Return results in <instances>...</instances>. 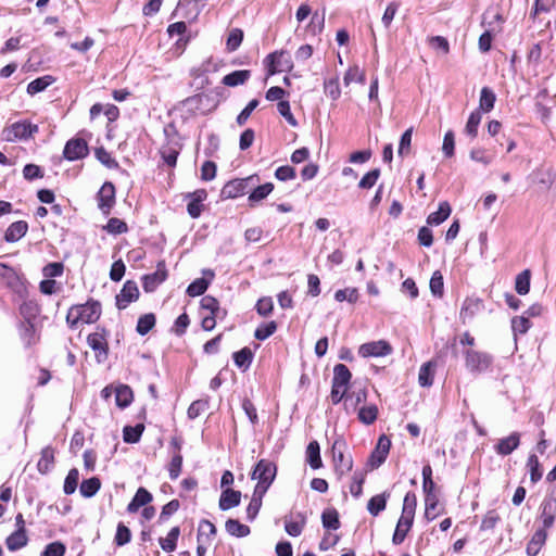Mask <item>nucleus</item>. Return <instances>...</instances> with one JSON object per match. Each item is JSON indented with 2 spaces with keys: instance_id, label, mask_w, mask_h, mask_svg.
Listing matches in <instances>:
<instances>
[{
  "instance_id": "28",
  "label": "nucleus",
  "mask_w": 556,
  "mask_h": 556,
  "mask_svg": "<svg viewBox=\"0 0 556 556\" xmlns=\"http://www.w3.org/2000/svg\"><path fill=\"white\" fill-rule=\"evenodd\" d=\"M546 530L547 529H544L542 527L541 529L534 532L532 539L530 540L526 548L527 554L529 556H536L539 554L541 547L543 546L547 539Z\"/></svg>"
},
{
  "instance_id": "58",
  "label": "nucleus",
  "mask_w": 556,
  "mask_h": 556,
  "mask_svg": "<svg viewBox=\"0 0 556 556\" xmlns=\"http://www.w3.org/2000/svg\"><path fill=\"white\" fill-rule=\"evenodd\" d=\"M481 118H482V116H481V112L479 110H476L470 113L467 124H466V127H465V131L468 136H470L472 138L477 137L478 127L480 125Z\"/></svg>"
},
{
  "instance_id": "32",
  "label": "nucleus",
  "mask_w": 556,
  "mask_h": 556,
  "mask_svg": "<svg viewBox=\"0 0 556 556\" xmlns=\"http://www.w3.org/2000/svg\"><path fill=\"white\" fill-rule=\"evenodd\" d=\"M226 532L235 538H245L250 534L251 529L247 525L241 523L238 519L229 518L225 522Z\"/></svg>"
},
{
  "instance_id": "44",
  "label": "nucleus",
  "mask_w": 556,
  "mask_h": 556,
  "mask_svg": "<svg viewBox=\"0 0 556 556\" xmlns=\"http://www.w3.org/2000/svg\"><path fill=\"white\" fill-rule=\"evenodd\" d=\"M232 358L237 367L242 370H247L252 364L253 353L249 348H243L240 351L235 352Z\"/></svg>"
},
{
  "instance_id": "4",
  "label": "nucleus",
  "mask_w": 556,
  "mask_h": 556,
  "mask_svg": "<svg viewBox=\"0 0 556 556\" xmlns=\"http://www.w3.org/2000/svg\"><path fill=\"white\" fill-rule=\"evenodd\" d=\"M465 367L472 375H480L491 369L493 356L486 352L466 349L463 351Z\"/></svg>"
},
{
  "instance_id": "30",
  "label": "nucleus",
  "mask_w": 556,
  "mask_h": 556,
  "mask_svg": "<svg viewBox=\"0 0 556 556\" xmlns=\"http://www.w3.org/2000/svg\"><path fill=\"white\" fill-rule=\"evenodd\" d=\"M390 497V493L382 492L377 494L368 501L367 510L371 516H378L381 511L386 509L387 502Z\"/></svg>"
},
{
  "instance_id": "9",
  "label": "nucleus",
  "mask_w": 556,
  "mask_h": 556,
  "mask_svg": "<svg viewBox=\"0 0 556 556\" xmlns=\"http://www.w3.org/2000/svg\"><path fill=\"white\" fill-rule=\"evenodd\" d=\"M540 521L544 529L556 525V490H553L540 505Z\"/></svg>"
},
{
  "instance_id": "50",
  "label": "nucleus",
  "mask_w": 556,
  "mask_h": 556,
  "mask_svg": "<svg viewBox=\"0 0 556 556\" xmlns=\"http://www.w3.org/2000/svg\"><path fill=\"white\" fill-rule=\"evenodd\" d=\"M211 283V279H206L204 277L197 278L193 280L187 288L186 292L189 296H199L205 293L208 286Z\"/></svg>"
},
{
  "instance_id": "33",
  "label": "nucleus",
  "mask_w": 556,
  "mask_h": 556,
  "mask_svg": "<svg viewBox=\"0 0 556 556\" xmlns=\"http://www.w3.org/2000/svg\"><path fill=\"white\" fill-rule=\"evenodd\" d=\"M134 400V393L129 386L121 384L115 389V402L119 408L128 407Z\"/></svg>"
},
{
  "instance_id": "51",
  "label": "nucleus",
  "mask_w": 556,
  "mask_h": 556,
  "mask_svg": "<svg viewBox=\"0 0 556 556\" xmlns=\"http://www.w3.org/2000/svg\"><path fill=\"white\" fill-rule=\"evenodd\" d=\"M323 527L328 530H338L340 528V520L338 511L332 509H326L321 514Z\"/></svg>"
},
{
  "instance_id": "20",
  "label": "nucleus",
  "mask_w": 556,
  "mask_h": 556,
  "mask_svg": "<svg viewBox=\"0 0 556 556\" xmlns=\"http://www.w3.org/2000/svg\"><path fill=\"white\" fill-rule=\"evenodd\" d=\"M520 444V433L511 432L508 437L498 440L494 450L497 455L507 456L518 448Z\"/></svg>"
},
{
  "instance_id": "29",
  "label": "nucleus",
  "mask_w": 556,
  "mask_h": 556,
  "mask_svg": "<svg viewBox=\"0 0 556 556\" xmlns=\"http://www.w3.org/2000/svg\"><path fill=\"white\" fill-rule=\"evenodd\" d=\"M265 494L266 492L261 491V489H254L251 501L247 507V519L249 521H253L258 515Z\"/></svg>"
},
{
  "instance_id": "62",
  "label": "nucleus",
  "mask_w": 556,
  "mask_h": 556,
  "mask_svg": "<svg viewBox=\"0 0 556 556\" xmlns=\"http://www.w3.org/2000/svg\"><path fill=\"white\" fill-rule=\"evenodd\" d=\"M243 40V31L240 28H232L228 35L226 48L229 52L236 51Z\"/></svg>"
},
{
  "instance_id": "11",
  "label": "nucleus",
  "mask_w": 556,
  "mask_h": 556,
  "mask_svg": "<svg viewBox=\"0 0 556 556\" xmlns=\"http://www.w3.org/2000/svg\"><path fill=\"white\" fill-rule=\"evenodd\" d=\"M392 351L391 344L386 340L367 342L358 348V354L364 358L387 356Z\"/></svg>"
},
{
  "instance_id": "12",
  "label": "nucleus",
  "mask_w": 556,
  "mask_h": 556,
  "mask_svg": "<svg viewBox=\"0 0 556 556\" xmlns=\"http://www.w3.org/2000/svg\"><path fill=\"white\" fill-rule=\"evenodd\" d=\"M89 153L86 140L81 138L70 139L64 147L63 155L67 161H77L86 157Z\"/></svg>"
},
{
  "instance_id": "54",
  "label": "nucleus",
  "mask_w": 556,
  "mask_h": 556,
  "mask_svg": "<svg viewBox=\"0 0 556 556\" xmlns=\"http://www.w3.org/2000/svg\"><path fill=\"white\" fill-rule=\"evenodd\" d=\"M79 471L77 468H72L64 480L63 491L66 495L73 494L78 485Z\"/></svg>"
},
{
  "instance_id": "1",
  "label": "nucleus",
  "mask_w": 556,
  "mask_h": 556,
  "mask_svg": "<svg viewBox=\"0 0 556 556\" xmlns=\"http://www.w3.org/2000/svg\"><path fill=\"white\" fill-rule=\"evenodd\" d=\"M101 316V304L98 301L90 300L85 304L76 305L70 308L66 321L74 329L78 321L93 324Z\"/></svg>"
},
{
  "instance_id": "15",
  "label": "nucleus",
  "mask_w": 556,
  "mask_h": 556,
  "mask_svg": "<svg viewBox=\"0 0 556 556\" xmlns=\"http://www.w3.org/2000/svg\"><path fill=\"white\" fill-rule=\"evenodd\" d=\"M422 491L425 494V518L428 521H432L440 515L438 510L439 496L437 494V484L431 485V489L422 486Z\"/></svg>"
},
{
  "instance_id": "63",
  "label": "nucleus",
  "mask_w": 556,
  "mask_h": 556,
  "mask_svg": "<svg viewBox=\"0 0 556 556\" xmlns=\"http://www.w3.org/2000/svg\"><path fill=\"white\" fill-rule=\"evenodd\" d=\"M97 160L106 166L108 168L115 169L118 168V162L104 148H98L96 150Z\"/></svg>"
},
{
  "instance_id": "41",
  "label": "nucleus",
  "mask_w": 556,
  "mask_h": 556,
  "mask_svg": "<svg viewBox=\"0 0 556 556\" xmlns=\"http://www.w3.org/2000/svg\"><path fill=\"white\" fill-rule=\"evenodd\" d=\"M527 468L530 475V481L532 484L538 483L543 476L542 466L535 454H530L527 459Z\"/></svg>"
},
{
  "instance_id": "16",
  "label": "nucleus",
  "mask_w": 556,
  "mask_h": 556,
  "mask_svg": "<svg viewBox=\"0 0 556 556\" xmlns=\"http://www.w3.org/2000/svg\"><path fill=\"white\" fill-rule=\"evenodd\" d=\"M483 309L484 303L481 299L473 296L466 298L459 312V319L463 324H467Z\"/></svg>"
},
{
  "instance_id": "18",
  "label": "nucleus",
  "mask_w": 556,
  "mask_h": 556,
  "mask_svg": "<svg viewBox=\"0 0 556 556\" xmlns=\"http://www.w3.org/2000/svg\"><path fill=\"white\" fill-rule=\"evenodd\" d=\"M390 447L391 441L386 435H381L378 439L375 450L370 454L369 465L372 468H378L379 466H381L388 457Z\"/></svg>"
},
{
  "instance_id": "45",
  "label": "nucleus",
  "mask_w": 556,
  "mask_h": 556,
  "mask_svg": "<svg viewBox=\"0 0 556 556\" xmlns=\"http://www.w3.org/2000/svg\"><path fill=\"white\" fill-rule=\"evenodd\" d=\"M352 379V374L348 366L344 364H337L333 367V377L332 381L338 382V384H343L345 387H350Z\"/></svg>"
},
{
  "instance_id": "25",
  "label": "nucleus",
  "mask_w": 556,
  "mask_h": 556,
  "mask_svg": "<svg viewBox=\"0 0 556 556\" xmlns=\"http://www.w3.org/2000/svg\"><path fill=\"white\" fill-rule=\"evenodd\" d=\"M413 523H414L413 519H408V518L402 517V516L400 517V519L396 523V527H395V531L392 536V543L394 545H400L404 542L408 531L413 527Z\"/></svg>"
},
{
  "instance_id": "34",
  "label": "nucleus",
  "mask_w": 556,
  "mask_h": 556,
  "mask_svg": "<svg viewBox=\"0 0 556 556\" xmlns=\"http://www.w3.org/2000/svg\"><path fill=\"white\" fill-rule=\"evenodd\" d=\"M55 81V78L51 75H45L31 80L27 85V93L35 96L41 91H45L49 86Z\"/></svg>"
},
{
  "instance_id": "60",
  "label": "nucleus",
  "mask_w": 556,
  "mask_h": 556,
  "mask_svg": "<svg viewBox=\"0 0 556 556\" xmlns=\"http://www.w3.org/2000/svg\"><path fill=\"white\" fill-rule=\"evenodd\" d=\"M343 81L345 86H349L353 81L365 84L366 76L364 72L359 70L357 65L351 66L344 74Z\"/></svg>"
},
{
  "instance_id": "47",
  "label": "nucleus",
  "mask_w": 556,
  "mask_h": 556,
  "mask_svg": "<svg viewBox=\"0 0 556 556\" xmlns=\"http://www.w3.org/2000/svg\"><path fill=\"white\" fill-rule=\"evenodd\" d=\"M357 416L364 425H372L378 418V407L375 404L362 406Z\"/></svg>"
},
{
  "instance_id": "3",
  "label": "nucleus",
  "mask_w": 556,
  "mask_h": 556,
  "mask_svg": "<svg viewBox=\"0 0 556 556\" xmlns=\"http://www.w3.org/2000/svg\"><path fill=\"white\" fill-rule=\"evenodd\" d=\"M277 475V466L274 462L262 458L260 459L253 468L251 473L252 480H257V483L254 489H257L263 492H267L270 485L273 484Z\"/></svg>"
},
{
  "instance_id": "48",
  "label": "nucleus",
  "mask_w": 556,
  "mask_h": 556,
  "mask_svg": "<svg viewBox=\"0 0 556 556\" xmlns=\"http://www.w3.org/2000/svg\"><path fill=\"white\" fill-rule=\"evenodd\" d=\"M143 430L144 426L142 424H138L134 427L126 426L123 429V439L126 443H137L140 441Z\"/></svg>"
},
{
  "instance_id": "2",
  "label": "nucleus",
  "mask_w": 556,
  "mask_h": 556,
  "mask_svg": "<svg viewBox=\"0 0 556 556\" xmlns=\"http://www.w3.org/2000/svg\"><path fill=\"white\" fill-rule=\"evenodd\" d=\"M39 131L37 124H33L28 119L17 121L9 126H5L2 131V139L4 141L14 142L17 140L26 141Z\"/></svg>"
},
{
  "instance_id": "57",
  "label": "nucleus",
  "mask_w": 556,
  "mask_h": 556,
  "mask_svg": "<svg viewBox=\"0 0 556 556\" xmlns=\"http://www.w3.org/2000/svg\"><path fill=\"white\" fill-rule=\"evenodd\" d=\"M324 92L327 97L332 100H338L341 96V89L339 85V78L332 77L324 81Z\"/></svg>"
},
{
  "instance_id": "39",
  "label": "nucleus",
  "mask_w": 556,
  "mask_h": 556,
  "mask_svg": "<svg viewBox=\"0 0 556 556\" xmlns=\"http://www.w3.org/2000/svg\"><path fill=\"white\" fill-rule=\"evenodd\" d=\"M180 535V528L174 527L169 530L166 538H160L159 543L163 551L170 553L177 547V541Z\"/></svg>"
},
{
  "instance_id": "53",
  "label": "nucleus",
  "mask_w": 556,
  "mask_h": 556,
  "mask_svg": "<svg viewBox=\"0 0 556 556\" xmlns=\"http://www.w3.org/2000/svg\"><path fill=\"white\" fill-rule=\"evenodd\" d=\"M531 327V321L526 315L515 316L511 319V330L515 337L525 334Z\"/></svg>"
},
{
  "instance_id": "37",
  "label": "nucleus",
  "mask_w": 556,
  "mask_h": 556,
  "mask_svg": "<svg viewBox=\"0 0 556 556\" xmlns=\"http://www.w3.org/2000/svg\"><path fill=\"white\" fill-rule=\"evenodd\" d=\"M28 542L26 531H17L15 530L13 533H11L7 540L5 545L9 551L15 552L24 547Z\"/></svg>"
},
{
  "instance_id": "64",
  "label": "nucleus",
  "mask_w": 556,
  "mask_h": 556,
  "mask_svg": "<svg viewBox=\"0 0 556 556\" xmlns=\"http://www.w3.org/2000/svg\"><path fill=\"white\" fill-rule=\"evenodd\" d=\"M334 300L338 302L348 301L353 304L358 300V291L356 288L337 290L334 293Z\"/></svg>"
},
{
  "instance_id": "56",
  "label": "nucleus",
  "mask_w": 556,
  "mask_h": 556,
  "mask_svg": "<svg viewBox=\"0 0 556 556\" xmlns=\"http://www.w3.org/2000/svg\"><path fill=\"white\" fill-rule=\"evenodd\" d=\"M182 455L178 452H173L172 459L167 466L168 475L172 480H176L181 472Z\"/></svg>"
},
{
  "instance_id": "21",
  "label": "nucleus",
  "mask_w": 556,
  "mask_h": 556,
  "mask_svg": "<svg viewBox=\"0 0 556 556\" xmlns=\"http://www.w3.org/2000/svg\"><path fill=\"white\" fill-rule=\"evenodd\" d=\"M241 502V492L227 488L222 491L218 506L223 511L237 507Z\"/></svg>"
},
{
  "instance_id": "26",
  "label": "nucleus",
  "mask_w": 556,
  "mask_h": 556,
  "mask_svg": "<svg viewBox=\"0 0 556 556\" xmlns=\"http://www.w3.org/2000/svg\"><path fill=\"white\" fill-rule=\"evenodd\" d=\"M54 464V448L52 446H46L41 450L40 458L37 463V469L40 473H48Z\"/></svg>"
},
{
  "instance_id": "55",
  "label": "nucleus",
  "mask_w": 556,
  "mask_h": 556,
  "mask_svg": "<svg viewBox=\"0 0 556 556\" xmlns=\"http://www.w3.org/2000/svg\"><path fill=\"white\" fill-rule=\"evenodd\" d=\"M21 338L26 346H30L35 342V325L34 321H22L20 325Z\"/></svg>"
},
{
  "instance_id": "5",
  "label": "nucleus",
  "mask_w": 556,
  "mask_h": 556,
  "mask_svg": "<svg viewBox=\"0 0 556 556\" xmlns=\"http://www.w3.org/2000/svg\"><path fill=\"white\" fill-rule=\"evenodd\" d=\"M346 448L348 444L342 437L337 438L331 447L334 470L340 477L351 471L353 467L352 457L345 455Z\"/></svg>"
},
{
  "instance_id": "22",
  "label": "nucleus",
  "mask_w": 556,
  "mask_h": 556,
  "mask_svg": "<svg viewBox=\"0 0 556 556\" xmlns=\"http://www.w3.org/2000/svg\"><path fill=\"white\" fill-rule=\"evenodd\" d=\"M438 363L434 359L424 363L418 372V383L422 388H429L433 384L434 374Z\"/></svg>"
},
{
  "instance_id": "13",
  "label": "nucleus",
  "mask_w": 556,
  "mask_h": 556,
  "mask_svg": "<svg viewBox=\"0 0 556 556\" xmlns=\"http://www.w3.org/2000/svg\"><path fill=\"white\" fill-rule=\"evenodd\" d=\"M98 207L104 215H109L115 204V187L112 182L106 181L102 185L97 194Z\"/></svg>"
},
{
  "instance_id": "31",
  "label": "nucleus",
  "mask_w": 556,
  "mask_h": 556,
  "mask_svg": "<svg viewBox=\"0 0 556 556\" xmlns=\"http://www.w3.org/2000/svg\"><path fill=\"white\" fill-rule=\"evenodd\" d=\"M451 212L452 208L450 203L447 201H443L439 204L438 211L431 213L427 217V224L438 226L448 218Z\"/></svg>"
},
{
  "instance_id": "61",
  "label": "nucleus",
  "mask_w": 556,
  "mask_h": 556,
  "mask_svg": "<svg viewBox=\"0 0 556 556\" xmlns=\"http://www.w3.org/2000/svg\"><path fill=\"white\" fill-rule=\"evenodd\" d=\"M366 400H367V389L366 388H361L357 391H354L353 393L348 394V396H346V399L344 401V406L348 409L349 403L351 402L352 407L354 409H356V407L359 404L365 403Z\"/></svg>"
},
{
  "instance_id": "52",
  "label": "nucleus",
  "mask_w": 556,
  "mask_h": 556,
  "mask_svg": "<svg viewBox=\"0 0 556 556\" xmlns=\"http://www.w3.org/2000/svg\"><path fill=\"white\" fill-rule=\"evenodd\" d=\"M530 279L531 273L529 269H525L520 274L517 275L515 281L516 292L520 295H526L530 291Z\"/></svg>"
},
{
  "instance_id": "49",
  "label": "nucleus",
  "mask_w": 556,
  "mask_h": 556,
  "mask_svg": "<svg viewBox=\"0 0 556 556\" xmlns=\"http://www.w3.org/2000/svg\"><path fill=\"white\" fill-rule=\"evenodd\" d=\"M155 321H156V318H155L154 314H152V313L144 314L139 317V319L137 321V326H136V331L140 336H146L155 326Z\"/></svg>"
},
{
  "instance_id": "23",
  "label": "nucleus",
  "mask_w": 556,
  "mask_h": 556,
  "mask_svg": "<svg viewBox=\"0 0 556 556\" xmlns=\"http://www.w3.org/2000/svg\"><path fill=\"white\" fill-rule=\"evenodd\" d=\"M28 230V224L25 220L12 223L4 232V240L13 243L22 239Z\"/></svg>"
},
{
  "instance_id": "40",
  "label": "nucleus",
  "mask_w": 556,
  "mask_h": 556,
  "mask_svg": "<svg viewBox=\"0 0 556 556\" xmlns=\"http://www.w3.org/2000/svg\"><path fill=\"white\" fill-rule=\"evenodd\" d=\"M101 488V481L98 477H91L83 480L79 486L81 496L90 498L94 496Z\"/></svg>"
},
{
  "instance_id": "8",
  "label": "nucleus",
  "mask_w": 556,
  "mask_h": 556,
  "mask_svg": "<svg viewBox=\"0 0 556 556\" xmlns=\"http://www.w3.org/2000/svg\"><path fill=\"white\" fill-rule=\"evenodd\" d=\"M268 75H275L278 72H290L293 68V62L288 51L280 50L269 53L264 60Z\"/></svg>"
},
{
  "instance_id": "46",
  "label": "nucleus",
  "mask_w": 556,
  "mask_h": 556,
  "mask_svg": "<svg viewBox=\"0 0 556 556\" xmlns=\"http://www.w3.org/2000/svg\"><path fill=\"white\" fill-rule=\"evenodd\" d=\"M416 507H417V496L414 492L409 491L404 496L401 516L414 520Z\"/></svg>"
},
{
  "instance_id": "14",
  "label": "nucleus",
  "mask_w": 556,
  "mask_h": 556,
  "mask_svg": "<svg viewBox=\"0 0 556 556\" xmlns=\"http://www.w3.org/2000/svg\"><path fill=\"white\" fill-rule=\"evenodd\" d=\"M167 278L165 262L157 263L156 270L142 277V288L146 292H153Z\"/></svg>"
},
{
  "instance_id": "17",
  "label": "nucleus",
  "mask_w": 556,
  "mask_h": 556,
  "mask_svg": "<svg viewBox=\"0 0 556 556\" xmlns=\"http://www.w3.org/2000/svg\"><path fill=\"white\" fill-rule=\"evenodd\" d=\"M139 296V289L135 281L127 280L121 292L116 295V306L118 309H125L131 302Z\"/></svg>"
},
{
  "instance_id": "36",
  "label": "nucleus",
  "mask_w": 556,
  "mask_h": 556,
  "mask_svg": "<svg viewBox=\"0 0 556 556\" xmlns=\"http://www.w3.org/2000/svg\"><path fill=\"white\" fill-rule=\"evenodd\" d=\"M251 76L248 70L233 71L223 78V84L228 87H237L243 85Z\"/></svg>"
},
{
  "instance_id": "10",
  "label": "nucleus",
  "mask_w": 556,
  "mask_h": 556,
  "mask_svg": "<svg viewBox=\"0 0 556 556\" xmlns=\"http://www.w3.org/2000/svg\"><path fill=\"white\" fill-rule=\"evenodd\" d=\"M258 181L256 175L249 176L242 179H233L228 181L222 189L220 195L224 199H236L248 192V188L252 181Z\"/></svg>"
},
{
  "instance_id": "38",
  "label": "nucleus",
  "mask_w": 556,
  "mask_h": 556,
  "mask_svg": "<svg viewBox=\"0 0 556 556\" xmlns=\"http://www.w3.org/2000/svg\"><path fill=\"white\" fill-rule=\"evenodd\" d=\"M496 101V96L494 91L489 87H483L480 91L479 99V111H483L485 113L493 110Z\"/></svg>"
},
{
  "instance_id": "42",
  "label": "nucleus",
  "mask_w": 556,
  "mask_h": 556,
  "mask_svg": "<svg viewBox=\"0 0 556 556\" xmlns=\"http://www.w3.org/2000/svg\"><path fill=\"white\" fill-rule=\"evenodd\" d=\"M306 458L313 469H318L323 466L320 457V447L317 441H312L306 447Z\"/></svg>"
},
{
  "instance_id": "24",
  "label": "nucleus",
  "mask_w": 556,
  "mask_h": 556,
  "mask_svg": "<svg viewBox=\"0 0 556 556\" xmlns=\"http://www.w3.org/2000/svg\"><path fill=\"white\" fill-rule=\"evenodd\" d=\"M152 498V494L147 489L139 488L128 504L127 511L130 514L138 511L140 507L148 505Z\"/></svg>"
},
{
  "instance_id": "7",
  "label": "nucleus",
  "mask_w": 556,
  "mask_h": 556,
  "mask_svg": "<svg viewBox=\"0 0 556 556\" xmlns=\"http://www.w3.org/2000/svg\"><path fill=\"white\" fill-rule=\"evenodd\" d=\"M108 331L105 328L98 327L96 332L89 333L87 343L96 354L99 364L104 363L109 356Z\"/></svg>"
},
{
  "instance_id": "43",
  "label": "nucleus",
  "mask_w": 556,
  "mask_h": 556,
  "mask_svg": "<svg viewBox=\"0 0 556 556\" xmlns=\"http://www.w3.org/2000/svg\"><path fill=\"white\" fill-rule=\"evenodd\" d=\"M273 190H274V185L271 182H266L264 185L257 186L249 194L250 205L252 206L255 203L264 200L271 193Z\"/></svg>"
},
{
  "instance_id": "19",
  "label": "nucleus",
  "mask_w": 556,
  "mask_h": 556,
  "mask_svg": "<svg viewBox=\"0 0 556 556\" xmlns=\"http://www.w3.org/2000/svg\"><path fill=\"white\" fill-rule=\"evenodd\" d=\"M307 521L305 513L298 511L285 518V530L291 536H300Z\"/></svg>"
},
{
  "instance_id": "6",
  "label": "nucleus",
  "mask_w": 556,
  "mask_h": 556,
  "mask_svg": "<svg viewBox=\"0 0 556 556\" xmlns=\"http://www.w3.org/2000/svg\"><path fill=\"white\" fill-rule=\"evenodd\" d=\"M0 279L18 298L24 299L27 293V287L24 278L12 267L0 263Z\"/></svg>"
},
{
  "instance_id": "35",
  "label": "nucleus",
  "mask_w": 556,
  "mask_h": 556,
  "mask_svg": "<svg viewBox=\"0 0 556 556\" xmlns=\"http://www.w3.org/2000/svg\"><path fill=\"white\" fill-rule=\"evenodd\" d=\"M216 534V527L210 520L203 519L199 522L198 527V542L210 544L212 538Z\"/></svg>"
},
{
  "instance_id": "27",
  "label": "nucleus",
  "mask_w": 556,
  "mask_h": 556,
  "mask_svg": "<svg viewBox=\"0 0 556 556\" xmlns=\"http://www.w3.org/2000/svg\"><path fill=\"white\" fill-rule=\"evenodd\" d=\"M40 312L41 308L35 300H25L20 305V314L23 317V321H35Z\"/></svg>"
},
{
  "instance_id": "59",
  "label": "nucleus",
  "mask_w": 556,
  "mask_h": 556,
  "mask_svg": "<svg viewBox=\"0 0 556 556\" xmlns=\"http://www.w3.org/2000/svg\"><path fill=\"white\" fill-rule=\"evenodd\" d=\"M277 330V324L275 320L265 323L260 325L254 332V337L260 340L264 341L267 338H269L271 334H274Z\"/></svg>"
}]
</instances>
